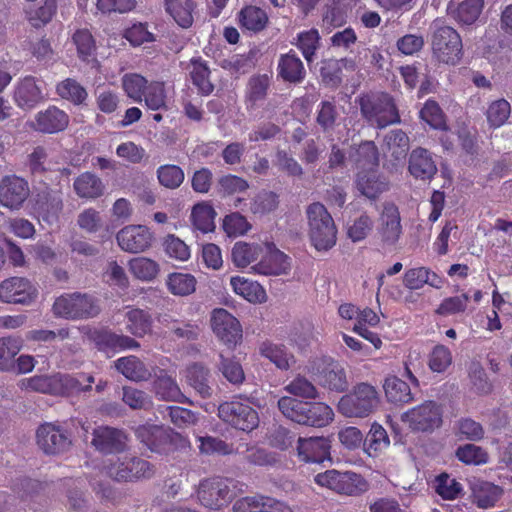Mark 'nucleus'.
Here are the masks:
<instances>
[{"label":"nucleus","instance_id":"nucleus-1","mask_svg":"<svg viewBox=\"0 0 512 512\" xmlns=\"http://www.w3.org/2000/svg\"><path fill=\"white\" fill-rule=\"evenodd\" d=\"M26 388L44 394L55 396H68L87 392L92 389L91 384L94 383L92 375L84 373L78 377L69 374H54L34 376L25 380Z\"/></svg>","mask_w":512,"mask_h":512},{"label":"nucleus","instance_id":"nucleus-2","mask_svg":"<svg viewBox=\"0 0 512 512\" xmlns=\"http://www.w3.org/2000/svg\"><path fill=\"white\" fill-rule=\"evenodd\" d=\"M363 119L378 129L400 123L401 118L396 103L386 92L362 94L356 101Z\"/></svg>","mask_w":512,"mask_h":512},{"label":"nucleus","instance_id":"nucleus-3","mask_svg":"<svg viewBox=\"0 0 512 512\" xmlns=\"http://www.w3.org/2000/svg\"><path fill=\"white\" fill-rule=\"evenodd\" d=\"M378 404L379 393L376 387L361 382L340 398L337 410L345 417L365 418L374 412Z\"/></svg>","mask_w":512,"mask_h":512},{"label":"nucleus","instance_id":"nucleus-4","mask_svg":"<svg viewBox=\"0 0 512 512\" xmlns=\"http://www.w3.org/2000/svg\"><path fill=\"white\" fill-rule=\"evenodd\" d=\"M307 217L312 245L318 251L331 249L336 244L337 229L326 207L319 202L310 204L307 208Z\"/></svg>","mask_w":512,"mask_h":512},{"label":"nucleus","instance_id":"nucleus-5","mask_svg":"<svg viewBox=\"0 0 512 512\" xmlns=\"http://www.w3.org/2000/svg\"><path fill=\"white\" fill-rule=\"evenodd\" d=\"M53 312L56 316L70 319H88L100 312L98 300L87 293H65L54 301Z\"/></svg>","mask_w":512,"mask_h":512},{"label":"nucleus","instance_id":"nucleus-6","mask_svg":"<svg viewBox=\"0 0 512 512\" xmlns=\"http://www.w3.org/2000/svg\"><path fill=\"white\" fill-rule=\"evenodd\" d=\"M314 480L322 487L348 496H359L369 489V483L362 475L350 471L327 470L317 474Z\"/></svg>","mask_w":512,"mask_h":512},{"label":"nucleus","instance_id":"nucleus-7","mask_svg":"<svg viewBox=\"0 0 512 512\" xmlns=\"http://www.w3.org/2000/svg\"><path fill=\"white\" fill-rule=\"evenodd\" d=\"M432 51L438 61L457 64L463 55L460 35L450 26L438 27L432 35Z\"/></svg>","mask_w":512,"mask_h":512},{"label":"nucleus","instance_id":"nucleus-8","mask_svg":"<svg viewBox=\"0 0 512 512\" xmlns=\"http://www.w3.org/2000/svg\"><path fill=\"white\" fill-rule=\"evenodd\" d=\"M218 415L224 422L244 432H251L259 425L258 412L237 399L220 404Z\"/></svg>","mask_w":512,"mask_h":512},{"label":"nucleus","instance_id":"nucleus-9","mask_svg":"<svg viewBox=\"0 0 512 512\" xmlns=\"http://www.w3.org/2000/svg\"><path fill=\"white\" fill-rule=\"evenodd\" d=\"M443 411L439 404L429 400L402 414L401 420L418 432H431L442 424Z\"/></svg>","mask_w":512,"mask_h":512},{"label":"nucleus","instance_id":"nucleus-10","mask_svg":"<svg viewBox=\"0 0 512 512\" xmlns=\"http://www.w3.org/2000/svg\"><path fill=\"white\" fill-rule=\"evenodd\" d=\"M232 480L214 477L200 482L197 496L200 503L210 509H220L235 497L231 490Z\"/></svg>","mask_w":512,"mask_h":512},{"label":"nucleus","instance_id":"nucleus-11","mask_svg":"<svg viewBox=\"0 0 512 512\" xmlns=\"http://www.w3.org/2000/svg\"><path fill=\"white\" fill-rule=\"evenodd\" d=\"M311 373L317 383L329 391L341 393L348 388L345 369L331 358L314 362Z\"/></svg>","mask_w":512,"mask_h":512},{"label":"nucleus","instance_id":"nucleus-12","mask_svg":"<svg viewBox=\"0 0 512 512\" xmlns=\"http://www.w3.org/2000/svg\"><path fill=\"white\" fill-rule=\"evenodd\" d=\"M107 474L116 481H134L150 478L154 474L153 466L147 460L136 456H125L107 467Z\"/></svg>","mask_w":512,"mask_h":512},{"label":"nucleus","instance_id":"nucleus-13","mask_svg":"<svg viewBox=\"0 0 512 512\" xmlns=\"http://www.w3.org/2000/svg\"><path fill=\"white\" fill-rule=\"evenodd\" d=\"M39 448L48 455H57L69 449L72 441L68 431L54 423H44L36 431Z\"/></svg>","mask_w":512,"mask_h":512},{"label":"nucleus","instance_id":"nucleus-14","mask_svg":"<svg viewBox=\"0 0 512 512\" xmlns=\"http://www.w3.org/2000/svg\"><path fill=\"white\" fill-rule=\"evenodd\" d=\"M211 327L217 338L228 347H235L242 339L240 322L226 309L213 310Z\"/></svg>","mask_w":512,"mask_h":512},{"label":"nucleus","instance_id":"nucleus-15","mask_svg":"<svg viewBox=\"0 0 512 512\" xmlns=\"http://www.w3.org/2000/svg\"><path fill=\"white\" fill-rule=\"evenodd\" d=\"M30 195L27 180L17 175H6L0 181V204L9 210H19Z\"/></svg>","mask_w":512,"mask_h":512},{"label":"nucleus","instance_id":"nucleus-16","mask_svg":"<svg viewBox=\"0 0 512 512\" xmlns=\"http://www.w3.org/2000/svg\"><path fill=\"white\" fill-rule=\"evenodd\" d=\"M116 240L123 251L141 253L152 246L154 234L145 225H127L116 234Z\"/></svg>","mask_w":512,"mask_h":512},{"label":"nucleus","instance_id":"nucleus-17","mask_svg":"<svg viewBox=\"0 0 512 512\" xmlns=\"http://www.w3.org/2000/svg\"><path fill=\"white\" fill-rule=\"evenodd\" d=\"M128 436L124 430L99 426L93 430L91 444L102 454H119L127 449Z\"/></svg>","mask_w":512,"mask_h":512},{"label":"nucleus","instance_id":"nucleus-18","mask_svg":"<svg viewBox=\"0 0 512 512\" xmlns=\"http://www.w3.org/2000/svg\"><path fill=\"white\" fill-rule=\"evenodd\" d=\"M36 287L24 277H11L0 283V301L29 304L37 297Z\"/></svg>","mask_w":512,"mask_h":512},{"label":"nucleus","instance_id":"nucleus-19","mask_svg":"<svg viewBox=\"0 0 512 512\" xmlns=\"http://www.w3.org/2000/svg\"><path fill=\"white\" fill-rule=\"evenodd\" d=\"M135 436L150 451L166 452L171 446L172 431L162 425L142 424L135 429Z\"/></svg>","mask_w":512,"mask_h":512},{"label":"nucleus","instance_id":"nucleus-20","mask_svg":"<svg viewBox=\"0 0 512 512\" xmlns=\"http://www.w3.org/2000/svg\"><path fill=\"white\" fill-rule=\"evenodd\" d=\"M379 234L382 242L388 246L395 245L402 234L400 212L394 203L387 202L383 205Z\"/></svg>","mask_w":512,"mask_h":512},{"label":"nucleus","instance_id":"nucleus-21","mask_svg":"<svg viewBox=\"0 0 512 512\" xmlns=\"http://www.w3.org/2000/svg\"><path fill=\"white\" fill-rule=\"evenodd\" d=\"M354 183L359 193L370 200H376L389 189V181L378 169L357 171Z\"/></svg>","mask_w":512,"mask_h":512},{"label":"nucleus","instance_id":"nucleus-22","mask_svg":"<svg viewBox=\"0 0 512 512\" xmlns=\"http://www.w3.org/2000/svg\"><path fill=\"white\" fill-rule=\"evenodd\" d=\"M330 448V442L325 437H300L298 439V456L306 463H322L330 459Z\"/></svg>","mask_w":512,"mask_h":512},{"label":"nucleus","instance_id":"nucleus-23","mask_svg":"<svg viewBox=\"0 0 512 512\" xmlns=\"http://www.w3.org/2000/svg\"><path fill=\"white\" fill-rule=\"evenodd\" d=\"M152 376L154 377L152 389L158 399L179 403L185 402V396L181 392L175 378L170 376L166 370L153 367Z\"/></svg>","mask_w":512,"mask_h":512},{"label":"nucleus","instance_id":"nucleus-24","mask_svg":"<svg viewBox=\"0 0 512 512\" xmlns=\"http://www.w3.org/2000/svg\"><path fill=\"white\" fill-rule=\"evenodd\" d=\"M91 339L98 350L103 352H118L140 347V344L135 339L106 329L95 330L91 334Z\"/></svg>","mask_w":512,"mask_h":512},{"label":"nucleus","instance_id":"nucleus-25","mask_svg":"<svg viewBox=\"0 0 512 512\" xmlns=\"http://www.w3.org/2000/svg\"><path fill=\"white\" fill-rule=\"evenodd\" d=\"M272 76L268 74H255L246 84L244 104L247 111H254L266 100L271 86Z\"/></svg>","mask_w":512,"mask_h":512},{"label":"nucleus","instance_id":"nucleus-26","mask_svg":"<svg viewBox=\"0 0 512 512\" xmlns=\"http://www.w3.org/2000/svg\"><path fill=\"white\" fill-rule=\"evenodd\" d=\"M69 124V116L56 106H49L35 116L33 127L36 131L54 134L63 131Z\"/></svg>","mask_w":512,"mask_h":512},{"label":"nucleus","instance_id":"nucleus-27","mask_svg":"<svg viewBox=\"0 0 512 512\" xmlns=\"http://www.w3.org/2000/svg\"><path fill=\"white\" fill-rule=\"evenodd\" d=\"M13 99L19 108L30 110L42 102L44 97L36 79L33 76H26L17 83Z\"/></svg>","mask_w":512,"mask_h":512},{"label":"nucleus","instance_id":"nucleus-28","mask_svg":"<svg viewBox=\"0 0 512 512\" xmlns=\"http://www.w3.org/2000/svg\"><path fill=\"white\" fill-rule=\"evenodd\" d=\"M349 160L358 171L378 169V147L374 141H362L359 145L351 147Z\"/></svg>","mask_w":512,"mask_h":512},{"label":"nucleus","instance_id":"nucleus-29","mask_svg":"<svg viewBox=\"0 0 512 512\" xmlns=\"http://www.w3.org/2000/svg\"><path fill=\"white\" fill-rule=\"evenodd\" d=\"M277 73L284 82L294 84L302 82L306 75L303 62L293 50L280 56Z\"/></svg>","mask_w":512,"mask_h":512},{"label":"nucleus","instance_id":"nucleus-30","mask_svg":"<svg viewBox=\"0 0 512 512\" xmlns=\"http://www.w3.org/2000/svg\"><path fill=\"white\" fill-rule=\"evenodd\" d=\"M409 172L417 179H431L437 172V166L431 153L424 148L414 149L409 158Z\"/></svg>","mask_w":512,"mask_h":512},{"label":"nucleus","instance_id":"nucleus-31","mask_svg":"<svg viewBox=\"0 0 512 512\" xmlns=\"http://www.w3.org/2000/svg\"><path fill=\"white\" fill-rule=\"evenodd\" d=\"M484 6V0H464L460 3L450 2L447 6V13L459 24H473Z\"/></svg>","mask_w":512,"mask_h":512},{"label":"nucleus","instance_id":"nucleus-32","mask_svg":"<svg viewBox=\"0 0 512 512\" xmlns=\"http://www.w3.org/2000/svg\"><path fill=\"white\" fill-rule=\"evenodd\" d=\"M289 257L278 249L269 250L253 269L263 275H281L290 268Z\"/></svg>","mask_w":512,"mask_h":512},{"label":"nucleus","instance_id":"nucleus-33","mask_svg":"<svg viewBox=\"0 0 512 512\" xmlns=\"http://www.w3.org/2000/svg\"><path fill=\"white\" fill-rule=\"evenodd\" d=\"M115 367L125 378L135 382L147 381L153 373V369L149 370L145 363L134 355L117 359Z\"/></svg>","mask_w":512,"mask_h":512},{"label":"nucleus","instance_id":"nucleus-34","mask_svg":"<svg viewBox=\"0 0 512 512\" xmlns=\"http://www.w3.org/2000/svg\"><path fill=\"white\" fill-rule=\"evenodd\" d=\"M403 283L410 290L421 289L425 284L440 288L443 279L427 267H416L406 270L403 276Z\"/></svg>","mask_w":512,"mask_h":512},{"label":"nucleus","instance_id":"nucleus-35","mask_svg":"<svg viewBox=\"0 0 512 512\" xmlns=\"http://www.w3.org/2000/svg\"><path fill=\"white\" fill-rule=\"evenodd\" d=\"M76 195L83 199H96L103 195L104 184L102 180L92 172L81 173L73 183Z\"/></svg>","mask_w":512,"mask_h":512},{"label":"nucleus","instance_id":"nucleus-36","mask_svg":"<svg viewBox=\"0 0 512 512\" xmlns=\"http://www.w3.org/2000/svg\"><path fill=\"white\" fill-rule=\"evenodd\" d=\"M503 488L488 481H479L472 488L473 503L487 509L495 506L503 495Z\"/></svg>","mask_w":512,"mask_h":512},{"label":"nucleus","instance_id":"nucleus-37","mask_svg":"<svg viewBox=\"0 0 512 512\" xmlns=\"http://www.w3.org/2000/svg\"><path fill=\"white\" fill-rule=\"evenodd\" d=\"M238 22L243 29L258 33L266 28L269 17L264 9L246 5L238 13Z\"/></svg>","mask_w":512,"mask_h":512},{"label":"nucleus","instance_id":"nucleus-38","mask_svg":"<svg viewBox=\"0 0 512 512\" xmlns=\"http://www.w3.org/2000/svg\"><path fill=\"white\" fill-rule=\"evenodd\" d=\"M233 291L251 303H264L267 300L265 289L255 281L235 276L230 280Z\"/></svg>","mask_w":512,"mask_h":512},{"label":"nucleus","instance_id":"nucleus-39","mask_svg":"<svg viewBox=\"0 0 512 512\" xmlns=\"http://www.w3.org/2000/svg\"><path fill=\"white\" fill-rule=\"evenodd\" d=\"M303 425L312 427H325L334 419L333 409L324 402H307Z\"/></svg>","mask_w":512,"mask_h":512},{"label":"nucleus","instance_id":"nucleus-40","mask_svg":"<svg viewBox=\"0 0 512 512\" xmlns=\"http://www.w3.org/2000/svg\"><path fill=\"white\" fill-rule=\"evenodd\" d=\"M385 144L388 153L394 161V165L404 163L410 148V141L407 134L401 129L391 130L385 136Z\"/></svg>","mask_w":512,"mask_h":512},{"label":"nucleus","instance_id":"nucleus-41","mask_svg":"<svg viewBox=\"0 0 512 512\" xmlns=\"http://www.w3.org/2000/svg\"><path fill=\"white\" fill-rule=\"evenodd\" d=\"M166 11L182 28L192 26L196 4L193 0H165Z\"/></svg>","mask_w":512,"mask_h":512},{"label":"nucleus","instance_id":"nucleus-42","mask_svg":"<svg viewBox=\"0 0 512 512\" xmlns=\"http://www.w3.org/2000/svg\"><path fill=\"white\" fill-rule=\"evenodd\" d=\"M190 62V77L193 85L201 95H210L214 90V85L210 81V69L207 62L201 57L192 58Z\"/></svg>","mask_w":512,"mask_h":512},{"label":"nucleus","instance_id":"nucleus-43","mask_svg":"<svg viewBox=\"0 0 512 512\" xmlns=\"http://www.w3.org/2000/svg\"><path fill=\"white\" fill-rule=\"evenodd\" d=\"M390 445V439L382 425L374 422L363 442L364 451L370 457H378Z\"/></svg>","mask_w":512,"mask_h":512},{"label":"nucleus","instance_id":"nucleus-44","mask_svg":"<svg viewBox=\"0 0 512 512\" xmlns=\"http://www.w3.org/2000/svg\"><path fill=\"white\" fill-rule=\"evenodd\" d=\"M384 391L389 402L407 404L413 400L410 386L397 376H389L384 382Z\"/></svg>","mask_w":512,"mask_h":512},{"label":"nucleus","instance_id":"nucleus-45","mask_svg":"<svg viewBox=\"0 0 512 512\" xmlns=\"http://www.w3.org/2000/svg\"><path fill=\"white\" fill-rule=\"evenodd\" d=\"M216 212L208 202H200L193 206L191 221L195 229L202 233L212 232L215 229Z\"/></svg>","mask_w":512,"mask_h":512},{"label":"nucleus","instance_id":"nucleus-46","mask_svg":"<svg viewBox=\"0 0 512 512\" xmlns=\"http://www.w3.org/2000/svg\"><path fill=\"white\" fill-rule=\"evenodd\" d=\"M72 43L76 47L77 55L81 61L88 63L95 59L96 41L88 29H77L72 35Z\"/></svg>","mask_w":512,"mask_h":512},{"label":"nucleus","instance_id":"nucleus-47","mask_svg":"<svg viewBox=\"0 0 512 512\" xmlns=\"http://www.w3.org/2000/svg\"><path fill=\"white\" fill-rule=\"evenodd\" d=\"M260 354L282 370L289 369L291 364L294 363V356L282 344L265 341L260 346Z\"/></svg>","mask_w":512,"mask_h":512},{"label":"nucleus","instance_id":"nucleus-48","mask_svg":"<svg viewBox=\"0 0 512 512\" xmlns=\"http://www.w3.org/2000/svg\"><path fill=\"white\" fill-rule=\"evenodd\" d=\"M56 93L74 105H82L88 98L87 90L74 78H66L56 86Z\"/></svg>","mask_w":512,"mask_h":512},{"label":"nucleus","instance_id":"nucleus-49","mask_svg":"<svg viewBox=\"0 0 512 512\" xmlns=\"http://www.w3.org/2000/svg\"><path fill=\"white\" fill-rule=\"evenodd\" d=\"M197 280L190 273L173 272L166 280L169 292L177 296H188L196 290Z\"/></svg>","mask_w":512,"mask_h":512},{"label":"nucleus","instance_id":"nucleus-50","mask_svg":"<svg viewBox=\"0 0 512 512\" xmlns=\"http://www.w3.org/2000/svg\"><path fill=\"white\" fill-rule=\"evenodd\" d=\"M149 86L148 80L138 73H128L122 77V88L128 98L141 103Z\"/></svg>","mask_w":512,"mask_h":512},{"label":"nucleus","instance_id":"nucleus-51","mask_svg":"<svg viewBox=\"0 0 512 512\" xmlns=\"http://www.w3.org/2000/svg\"><path fill=\"white\" fill-rule=\"evenodd\" d=\"M208 375V369L198 363H193L186 369L187 383L202 397H209L211 395V388L208 385Z\"/></svg>","mask_w":512,"mask_h":512},{"label":"nucleus","instance_id":"nucleus-52","mask_svg":"<svg viewBox=\"0 0 512 512\" xmlns=\"http://www.w3.org/2000/svg\"><path fill=\"white\" fill-rule=\"evenodd\" d=\"M510 114L511 105L504 98L489 103L485 112L487 123L493 129L502 127L508 121Z\"/></svg>","mask_w":512,"mask_h":512},{"label":"nucleus","instance_id":"nucleus-53","mask_svg":"<svg viewBox=\"0 0 512 512\" xmlns=\"http://www.w3.org/2000/svg\"><path fill=\"white\" fill-rule=\"evenodd\" d=\"M127 329L134 336L143 337L152 329L150 314L142 309H131L127 312Z\"/></svg>","mask_w":512,"mask_h":512},{"label":"nucleus","instance_id":"nucleus-54","mask_svg":"<svg viewBox=\"0 0 512 512\" xmlns=\"http://www.w3.org/2000/svg\"><path fill=\"white\" fill-rule=\"evenodd\" d=\"M21 348L22 340L20 338H0V370L6 372L13 370L15 357Z\"/></svg>","mask_w":512,"mask_h":512},{"label":"nucleus","instance_id":"nucleus-55","mask_svg":"<svg viewBox=\"0 0 512 512\" xmlns=\"http://www.w3.org/2000/svg\"><path fill=\"white\" fill-rule=\"evenodd\" d=\"M128 268L131 274L141 281H151L159 272L158 263L147 257L132 258L128 262Z\"/></svg>","mask_w":512,"mask_h":512},{"label":"nucleus","instance_id":"nucleus-56","mask_svg":"<svg viewBox=\"0 0 512 512\" xmlns=\"http://www.w3.org/2000/svg\"><path fill=\"white\" fill-rule=\"evenodd\" d=\"M261 253L262 248L257 244L237 242L232 249V260L237 267L245 268L255 262Z\"/></svg>","mask_w":512,"mask_h":512},{"label":"nucleus","instance_id":"nucleus-57","mask_svg":"<svg viewBox=\"0 0 512 512\" xmlns=\"http://www.w3.org/2000/svg\"><path fill=\"white\" fill-rule=\"evenodd\" d=\"M419 116L421 120L434 129H447L446 116L438 102L433 99L426 100L419 112Z\"/></svg>","mask_w":512,"mask_h":512},{"label":"nucleus","instance_id":"nucleus-58","mask_svg":"<svg viewBox=\"0 0 512 512\" xmlns=\"http://www.w3.org/2000/svg\"><path fill=\"white\" fill-rule=\"evenodd\" d=\"M143 101L150 110H167V95L164 82L151 81L145 91Z\"/></svg>","mask_w":512,"mask_h":512},{"label":"nucleus","instance_id":"nucleus-59","mask_svg":"<svg viewBox=\"0 0 512 512\" xmlns=\"http://www.w3.org/2000/svg\"><path fill=\"white\" fill-rule=\"evenodd\" d=\"M156 173L160 185L171 190L180 187L185 179L183 169L174 164L161 165Z\"/></svg>","mask_w":512,"mask_h":512},{"label":"nucleus","instance_id":"nucleus-60","mask_svg":"<svg viewBox=\"0 0 512 512\" xmlns=\"http://www.w3.org/2000/svg\"><path fill=\"white\" fill-rule=\"evenodd\" d=\"M296 46L302 52L305 60L308 63L312 62L316 51L320 46V35L318 30L311 28L298 33Z\"/></svg>","mask_w":512,"mask_h":512},{"label":"nucleus","instance_id":"nucleus-61","mask_svg":"<svg viewBox=\"0 0 512 512\" xmlns=\"http://www.w3.org/2000/svg\"><path fill=\"white\" fill-rule=\"evenodd\" d=\"M56 10V0H44L42 6L27 10L26 18L33 27L40 28L52 20Z\"/></svg>","mask_w":512,"mask_h":512},{"label":"nucleus","instance_id":"nucleus-62","mask_svg":"<svg viewBox=\"0 0 512 512\" xmlns=\"http://www.w3.org/2000/svg\"><path fill=\"white\" fill-rule=\"evenodd\" d=\"M435 492L445 500H454L462 493V485L449 474L443 472L434 480Z\"/></svg>","mask_w":512,"mask_h":512},{"label":"nucleus","instance_id":"nucleus-63","mask_svg":"<svg viewBox=\"0 0 512 512\" xmlns=\"http://www.w3.org/2000/svg\"><path fill=\"white\" fill-rule=\"evenodd\" d=\"M306 401H301L290 396L281 397L278 400V408L281 413L293 422L302 424L304 422Z\"/></svg>","mask_w":512,"mask_h":512},{"label":"nucleus","instance_id":"nucleus-64","mask_svg":"<svg viewBox=\"0 0 512 512\" xmlns=\"http://www.w3.org/2000/svg\"><path fill=\"white\" fill-rule=\"evenodd\" d=\"M169 331L178 340L195 341L199 338L202 329L196 322L174 319L170 323Z\"/></svg>","mask_w":512,"mask_h":512}]
</instances>
